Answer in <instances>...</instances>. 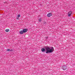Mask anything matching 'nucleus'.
Masks as SVG:
<instances>
[{
  "label": "nucleus",
  "instance_id": "nucleus-1",
  "mask_svg": "<svg viewBox=\"0 0 75 75\" xmlns=\"http://www.w3.org/2000/svg\"><path fill=\"white\" fill-rule=\"evenodd\" d=\"M50 48L51 49H50ZM46 52V54H48V53H52L53 52V51H54V49L53 47H50L47 46L45 47Z\"/></svg>",
  "mask_w": 75,
  "mask_h": 75
},
{
  "label": "nucleus",
  "instance_id": "nucleus-2",
  "mask_svg": "<svg viewBox=\"0 0 75 75\" xmlns=\"http://www.w3.org/2000/svg\"><path fill=\"white\" fill-rule=\"evenodd\" d=\"M27 31H28V29H23V30H21L19 32V33L20 34H23V33H25L26 32H27Z\"/></svg>",
  "mask_w": 75,
  "mask_h": 75
},
{
  "label": "nucleus",
  "instance_id": "nucleus-3",
  "mask_svg": "<svg viewBox=\"0 0 75 75\" xmlns=\"http://www.w3.org/2000/svg\"><path fill=\"white\" fill-rule=\"evenodd\" d=\"M72 11H69L68 13V16L69 17H70V16H71V14H72Z\"/></svg>",
  "mask_w": 75,
  "mask_h": 75
},
{
  "label": "nucleus",
  "instance_id": "nucleus-4",
  "mask_svg": "<svg viewBox=\"0 0 75 75\" xmlns=\"http://www.w3.org/2000/svg\"><path fill=\"white\" fill-rule=\"evenodd\" d=\"M62 69L63 70H65L67 69V66H63L62 67Z\"/></svg>",
  "mask_w": 75,
  "mask_h": 75
},
{
  "label": "nucleus",
  "instance_id": "nucleus-5",
  "mask_svg": "<svg viewBox=\"0 0 75 75\" xmlns=\"http://www.w3.org/2000/svg\"><path fill=\"white\" fill-rule=\"evenodd\" d=\"M41 51L42 52H45V49L44 48H42L41 49Z\"/></svg>",
  "mask_w": 75,
  "mask_h": 75
},
{
  "label": "nucleus",
  "instance_id": "nucleus-6",
  "mask_svg": "<svg viewBox=\"0 0 75 75\" xmlns=\"http://www.w3.org/2000/svg\"><path fill=\"white\" fill-rule=\"evenodd\" d=\"M51 16H52V14L50 13H49L47 15V17H50Z\"/></svg>",
  "mask_w": 75,
  "mask_h": 75
},
{
  "label": "nucleus",
  "instance_id": "nucleus-7",
  "mask_svg": "<svg viewBox=\"0 0 75 75\" xmlns=\"http://www.w3.org/2000/svg\"><path fill=\"white\" fill-rule=\"evenodd\" d=\"M5 31L6 32H8L9 31V29H7L5 30Z\"/></svg>",
  "mask_w": 75,
  "mask_h": 75
},
{
  "label": "nucleus",
  "instance_id": "nucleus-8",
  "mask_svg": "<svg viewBox=\"0 0 75 75\" xmlns=\"http://www.w3.org/2000/svg\"><path fill=\"white\" fill-rule=\"evenodd\" d=\"M7 51H12V50H10V49H7Z\"/></svg>",
  "mask_w": 75,
  "mask_h": 75
},
{
  "label": "nucleus",
  "instance_id": "nucleus-9",
  "mask_svg": "<svg viewBox=\"0 0 75 75\" xmlns=\"http://www.w3.org/2000/svg\"><path fill=\"white\" fill-rule=\"evenodd\" d=\"M39 21H40V22H41V18H40L39 20Z\"/></svg>",
  "mask_w": 75,
  "mask_h": 75
},
{
  "label": "nucleus",
  "instance_id": "nucleus-10",
  "mask_svg": "<svg viewBox=\"0 0 75 75\" xmlns=\"http://www.w3.org/2000/svg\"><path fill=\"white\" fill-rule=\"evenodd\" d=\"M46 23H47V22H44L43 24H46Z\"/></svg>",
  "mask_w": 75,
  "mask_h": 75
},
{
  "label": "nucleus",
  "instance_id": "nucleus-11",
  "mask_svg": "<svg viewBox=\"0 0 75 75\" xmlns=\"http://www.w3.org/2000/svg\"><path fill=\"white\" fill-rule=\"evenodd\" d=\"M18 17H20V15H18Z\"/></svg>",
  "mask_w": 75,
  "mask_h": 75
},
{
  "label": "nucleus",
  "instance_id": "nucleus-12",
  "mask_svg": "<svg viewBox=\"0 0 75 75\" xmlns=\"http://www.w3.org/2000/svg\"><path fill=\"white\" fill-rule=\"evenodd\" d=\"M46 38L47 39L48 38V37H46Z\"/></svg>",
  "mask_w": 75,
  "mask_h": 75
}]
</instances>
